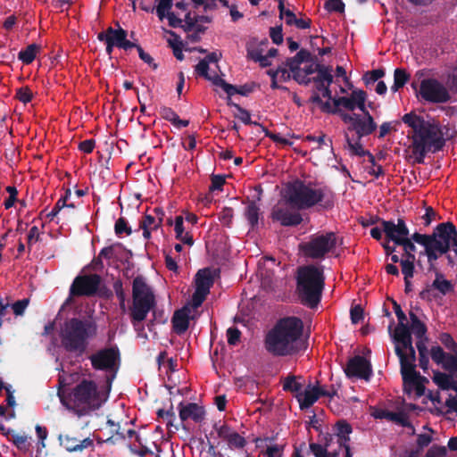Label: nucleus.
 Returning <instances> with one entry per match:
<instances>
[{"label":"nucleus","instance_id":"1","mask_svg":"<svg viewBox=\"0 0 457 457\" xmlns=\"http://www.w3.org/2000/svg\"><path fill=\"white\" fill-rule=\"evenodd\" d=\"M114 374L107 376L104 380H95L91 377L78 381L66 403L63 389L60 388L58 395L63 404L73 409L79 415H85L99 409L108 399Z\"/></svg>","mask_w":457,"mask_h":457},{"label":"nucleus","instance_id":"2","mask_svg":"<svg viewBox=\"0 0 457 457\" xmlns=\"http://www.w3.org/2000/svg\"><path fill=\"white\" fill-rule=\"evenodd\" d=\"M413 242L424 246L425 254L431 266L441 255L448 252L450 245L457 254V231L450 222L439 224L430 236L420 233H414L411 237L408 236L399 245L403 247L406 258L415 260L416 247Z\"/></svg>","mask_w":457,"mask_h":457},{"label":"nucleus","instance_id":"3","mask_svg":"<svg viewBox=\"0 0 457 457\" xmlns=\"http://www.w3.org/2000/svg\"><path fill=\"white\" fill-rule=\"evenodd\" d=\"M403 121L412 129L408 150L413 162H422L427 153H435L445 145L443 133L437 125L425 121L414 113L405 114Z\"/></svg>","mask_w":457,"mask_h":457},{"label":"nucleus","instance_id":"4","mask_svg":"<svg viewBox=\"0 0 457 457\" xmlns=\"http://www.w3.org/2000/svg\"><path fill=\"white\" fill-rule=\"evenodd\" d=\"M303 328V322L298 318L281 319L266 336L267 350L275 355H287L298 352L304 346L302 339Z\"/></svg>","mask_w":457,"mask_h":457},{"label":"nucleus","instance_id":"5","mask_svg":"<svg viewBox=\"0 0 457 457\" xmlns=\"http://www.w3.org/2000/svg\"><path fill=\"white\" fill-rule=\"evenodd\" d=\"M284 198L298 209H307L315 204L328 208L333 204V194L325 187L295 181L287 186Z\"/></svg>","mask_w":457,"mask_h":457},{"label":"nucleus","instance_id":"6","mask_svg":"<svg viewBox=\"0 0 457 457\" xmlns=\"http://www.w3.org/2000/svg\"><path fill=\"white\" fill-rule=\"evenodd\" d=\"M324 287L323 270L320 267L308 265L298 270L297 290L303 303L314 307L320 300Z\"/></svg>","mask_w":457,"mask_h":457},{"label":"nucleus","instance_id":"7","mask_svg":"<svg viewBox=\"0 0 457 457\" xmlns=\"http://www.w3.org/2000/svg\"><path fill=\"white\" fill-rule=\"evenodd\" d=\"M94 333L87 323L77 319L66 321L61 328L60 337L62 346L70 352L81 353L86 348V341Z\"/></svg>","mask_w":457,"mask_h":457},{"label":"nucleus","instance_id":"8","mask_svg":"<svg viewBox=\"0 0 457 457\" xmlns=\"http://www.w3.org/2000/svg\"><path fill=\"white\" fill-rule=\"evenodd\" d=\"M133 306L131 319L135 328L143 321L154 304V295L151 287L142 277L133 280Z\"/></svg>","mask_w":457,"mask_h":457},{"label":"nucleus","instance_id":"9","mask_svg":"<svg viewBox=\"0 0 457 457\" xmlns=\"http://www.w3.org/2000/svg\"><path fill=\"white\" fill-rule=\"evenodd\" d=\"M336 245V235L329 232L312 237L309 242L301 245V249L308 257L320 258L332 252Z\"/></svg>","mask_w":457,"mask_h":457},{"label":"nucleus","instance_id":"10","mask_svg":"<svg viewBox=\"0 0 457 457\" xmlns=\"http://www.w3.org/2000/svg\"><path fill=\"white\" fill-rule=\"evenodd\" d=\"M332 101L340 116L341 112H347L346 111L351 112L350 113H354L355 110L364 112L367 107H372L371 103L367 104V95L361 89H353L350 94L334 97Z\"/></svg>","mask_w":457,"mask_h":457},{"label":"nucleus","instance_id":"11","mask_svg":"<svg viewBox=\"0 0 457 457\" xmlns=\"http://www.w3.org/2000/svg\"><path fill=\"white\" fill-rule=\"evenodd\" d=\"M361 112V114L341 112V119L348 125V129L356 132L359 137L368 136L377 129V124L367 108Z\"/></svg>","mask_w":457,"mask_h":457},{"label":"nucleus","instance_id":"12","mask_svg":"<svg viewBox=\"0 0 457 457\" xmlns=\"http://www.w3.org/2000/svg\"><path fill=\"white\" fill-rule=\"evenodd\" d=\"M400 363L405 392L414 396H421L424 393L423 378L415 370V359H403Z\"/></svg>","mask_w":457,"mask_h":457},{"label":"nucleus","instance_id":"13","mask_svg":"<svg viewBox=\"0 0 457 457\" xmlns=\"http://www.w3.org/2000/svg\"><path fill=\"white\" fill-rule=\"evenodd\" d=\"M392 337L399 360L411 358V361H413L415 351L412 347L410 328L404 323L398 324Z\"/></svg>","mask_w":457,"mask_h":457},{"label":"nucleus","instance_id":"14","mask_svg":"<svg viewBox=\"0 0 457 457\" xmlns=\"http://www.w3.org/2000/svg\"><path fill=\"white\" fill-rule=\"evenodd\" d=\"M246 50L248 58L258 62L262 67L271 65L278 54L276 48H268L266 41L259 42L255 39L248 42Z\"/></svg>","mask_w":457,"mask_h":457},{"label":"nucleus","instance_id":"15","mask_svg":"<svg viewBox=\"0 0 457 457\" xmlns=\"http://www.w3.org/2000/svg\"><path fill=\"white\" fill-rule=\"evenodd\" d=\"M305 56V53L299 52L287 62V66L291 70L293 78L301 84L309 82L308 76L314 72L316 67L313 63L304 61Z\"/></svg>","mask_w":457,"mask_h":457},{"label":"nucleus","instance_id":"16","mask_svg":"<svg viewBox=\"0 0 457 457\" xmlns=\"http://www.w3.org/2000/svg\"><path fill=\"white\" fill-rule=\"evenodd\" d=\"M195 291L192 297V308H198L209 294L212 285V275L209 269L200 270L195 275Z\"/></svg>","mask_w":457,"mask_h":457},{"label":"nucleus","instance_id":"17","mask_svg":"<svg viewBox=\"0 0 457 457\" xmlns=\"http://www.w3.org/2000/svg\"><path fill=\"white\" fill-rule=\"evenodd\" d=\"M127 32L122 29H113L109 28L105 32L100 33L98 38L106 43V52L111 54L113 47L130 49L135 46L133 43L127 40Z\"/></svg>","mask_w":457,"mask_h":457},{"label":"nucleus","instance_id":"18","mask_svg":"<svg viewBox=\"0 0 457 457\" xmlns=\"http://www.w3.org/2000/svg\"><path fill=\"white\" fill-rule=\"evenodd\" d=\"M335 392L327 391L323 386L318 383H306L303 391L297 395V401L300 408L307 409L311 407L320 396L332 397Z\"/></svg>","mask_w":457,"mask_h":457},{"label":"nucleus","instance_id":"19","mask_svg":"<svg viewBox=\"0 0 457 457\" xmlns=\"http://www.w3.org/2000/svg\"><path fill=\"white\" fill-rule=\"evenodd\" d=\"M420 94L422 98L435 103H443L449 99L447 89L436 79L423 80L420 84Z\"/></svg>","mask_w":457,"mask_h":457},{"label":"nucleus","instance_id":"20","mask_svg":"<svg viewBox=\"0 0 457 457\" xmlns=\"http://www.w3.org/2000/svg\"><path fill=\"white\" fill-rule=\"evenodd\" d=\"M90 361L96 370L113 371L117 368L119 353L114 348L103 349L92 354Z\"/></svg>","mask_w":457,"mask_h":457},{"label":"nucleus","instance_id":"21","mask_svg":"<svg viewBox=\"0 0 457 457\" xmlns=\"http://www.w3.org/2000/svg\"><path fill=\"white\" fill-rule=\"evenodd\" d=\"M290 204L287 198L279 201L272 210V219L280 222L283 226L298 225L302 221L301 215L288 207Z\"/></svg>","mask_w":457,"mask_h":457},{"label":"nucleus","instance_id":"22","mask_svg":"<svg viewBox=\"0 0 457 457\" xmlns=\"http://www.w3.org/2000/svg\"><path fill=\"white\" fill-rule=\"evenodd\" d=\"M99 277L97 275H90L77 278L70 290V301L72 295H89L94 294L99 285Z\"/></svg>","mask_w":457,"mask_h":457},{"label":"nucleus","instance_id":"23","mask_svg":"<svg viewBox=\"0 0 457 457\" xmlns=\"http://www.w3.org/2000/svg\"><path fill=\"white\" fill-rule=\"evenodd\" d=\"M215 430L220 438L227 443L230 450H244L246 445L245 438L226 424L215 426Z\"/></svg>","mask_w":457,"mask_h":457},{"label":"nucleus","instance_id":"24","mask_svg":"<svg viewBox=\"0 0 457 457\" xmlns=\"http://www.w3.org/2000/svg\"><path fill=\"white\" fill-rule=\"evenodd\" d=\"M209 63L206 60H202L195 67V71L198 75L204 77L212 82L214 86L221 88L228 96H233L237 93V89L232 85L226 83L221 78H220L215 72H209Z\"/></svg>","mask_w":457,"mask_h":457},{"label":"nucleus","instance_id":"25","mask_svg":"<svg viewBox=\"0 0 457 457\" xmlns=\"http://www.w3.org/2000/svg\"><path fill=\"white\" fill-rule=\"evenodd\" d=\"M348 377H356L368 380L371 375V365L370 361L361 356H355L349 360L345 370Z\"/></svg>","mask_w":457,"mask_h":457},{"label":"nucleus","instance_id":"26","mask_svg":"<svg viewBox=\"0 0 457 457\" xmlns=\"http://www.w3.org/2000/svg\"><path fill=\"white\" fill-rule=\"evenodd\" d=\"M382 226L386 237L398 245L410 235L409 229L403 220H398L397 223L383 221Z\"/></svg>","mask_w":457,"mask_h":457},{"label":"nucleus","instance_id":"27","mask_svg":"<svg viewBox=\"0 0 457 457\" xmlns=\"http://www.w3.org/2000/svg\"><path fill=\"white\" fill-rule=\"evenodd\" d=\"M352 433L351 426L345 421H339L335 428V434L329 436L328 438L332 445L340 450L344 447H349L348 442L350 440V434Z\"/></svg>","mask_w":457,"mask_h":457},{"label":"nucleus","instance_id":"28","mask_svg":"<svg viewBox=\"0 0 457 457\" xmlns=\"http://www.w3.org/2000/svg\"><path fill=\"white\" fill-rule=\"evenodd\" d=\"M179 418L182 421L192 420L195 422H201L204 419L205 411L197 403H179L178 406Z\"/></svg>","mask_w":457,"mask_h":457},{"label":"nucleus","instance_id":"29","mask_svg":"<svg viewBox=\"0 0 457 457\" xmlns=\"http://www.w3.org/2000/svg\"><path fill=\"white\" fill-rule=\"evenodd\" d=\"M156 13L161 21L167 18L171 27H179L182 25V19L175 12L170 11L172 0H157Z\"/></svg>","mask_w":457,"mask_h":457},{"label":"nucleus","instance_id":"30","mask_svg":"<svg viewBox=\"0 0 457 457\" xmlns=\"http://www.w3.org/2000/svg\"><path fill=\"white\" fill-rule=\"evenodd\" d=\"M373 416L377 419H386L387 420L393 421L396 424L407 428L408 433H414L413 427L409 423L406 415L402 412H393L386 410H377L374 411Z\"/></svg>","mask_w":457,"mask_h":457},{"label":"nucleus","instance_id":"31","mask_svg":"<svg viewBox=\"0 0 457 457\" xmlns=\"http://www.w3.org/2000/svg\"><path fill=\"white\" fill-rule=\"evenodd\" d=\"M59 440L61 445H62L69 452L82 451L85 448L89 447L92 445V440L85 438L82 441H78L74 437L69 436H60Z\"/></svg>","mask_w":457,"mask_h":457},{"label":"nucleus","instance_id":"32","mask_svg":"<svg viewBox=\"0 0 457 457\" xmlns=\"http://www.w3.org/2000/svg\"><path fill=\"white\" fill-rule=\"evenodd\" d=\"M332 71L328 68L323 67L319 69L317 75V82L321 87V95L323 97H327L328 99H332L331 92L328 89V87L333 81Z\"/></svg>","mask_w":457,"mask_h":457},{"label":"nucleus","instance_id":"33","mask_svg":"<svg viewBox=\"0 0 457 457\" xmlns=\"http://www.w3.org/2000/svg\"><path fill=\"white\" fill-rule=\"evenodd\" d=\"M190 312V307H185L174 313L172 323L174 330L177 333L181 334L187 329Z\"/></svg>","mask_w":457,"mask_h":457},{"label":"nucleus","instance_id":"34","mask_svg":"<svg viewBox=\"0 0 457 457\" xmlns=\"http://www.w3.org/2000/svg\"><path fill=\"white\" fill-rule=\"evenodd\" d=\"M310 449L315 457H337L339 451L328 438L324 445L311 444Z\"/></svg>","mask_w":457,"mask_h":457},{"label":"nucleus","instance_id":"35","mask_svg":"<svg viewBox=\"0 0 457 457\" xmlns=\"http://www.w3.org/2000/svg\"><path fill=\"white\" fill-rule=\"evenodd\" d=\"M162 224L161 217H154L151 214H146L140 222V228L143 230V236L145 239L151 237V233L156 230Z\"/></svg>","mask_w":457,"mask_h":457},{"label":"nucleus","instance_id":"36","mask_svg":"<svg viewBox=\"0 0 457 457\" xmlns=\"http://www.w3.org/2000/svg\"><path fill=\"white\" fill-rule=\"evenodd\" d=\"M303 141L309 144L312 152L316 150H325L326 152L331 151V145L329 142L325 139V135L323 134L319 136H307Z\"/></svg>","mask_w":457,"mask_h":457},{"label":"nucleus","instance_id":"37","mask_svg":"<svg viewBox=\"0 0 457 457\" xmlns=\"http://www.w3.org/2000/svg\"><path fill=\"white\" fill-rule=\"evenodd\" d=\"M305 385V380L301 377H288L284 381L283 388L292 392L297 399V395L303 391Z\"/></svg>","mask_w":457,"mask_h":457},{"label":"nucleus","instance_id":"38","mask_svg":"<svg viewBox=\"0 0 457 457\" xmlns=\"http://www.w3.org/2000/svg\"><path fill=\"white\" fill-rule=\"evenodd\" d=\"M268 74L271 77V87L272 88H279V82H284L288 80L292 76L291 70L289 71L287 68H278L276 71H268Z\"/></svg>","mask_w":457,"mask_h":457},{"label":"nucleus","instance_id":"39","mask_svg":"<svg viewBox=\"0 0 457 457\" xmlns=\"http://www.w3.org/2000/svg\"><path fill=\"white\" fill-rule=\"evenodd\" d=\"M279 17L286 21L288 25H295L298 29H307L310 26V21L304 19H298L290 10H282Z\"/></svg>","mask_w":457,"mask_h":457},{"label":"nucleus","instance_id":"40","mask_svg":"<svg viewBox=\"0 0 457 457\" xmlns=\"http://www.w3.org/2000/svg\"><path fill=\"white\" fill-rule=\"evenodd\" d=\"M174 230L176 237L182 243L191 246L194 243L192 237L187 232H185L184 220L182 216H177L174 222Z\"/></svg>","mask_w":457,"mask_h":457},{"label":"nucleus","instance_id":"41","mask_svg":"<svg viewBox=\"0 0 457 457\" xmlns=\"http://www.w3.org/2000/svg\"><path fill=\"white\" fill-rule=\"evenodd\" d=\"M176 9L177 12H175V13L182 19V21H184L190 28L196 27L197 18L195 15H192L190 12L187 11L186 4L183 1L176 4Z\"/></svg>","mask_w":457,"mask_h":457},{"label":"nucleus","instance_id":"42","mask_svg":"<svg viewBox=\"0 0 457 457\" xmlns=\"http://www.w3.org/2000/svg\"><path fill=\"white\" fill-rule=\"evenodd\" d=\"M433 379L434 382L442 389H451L455 387V381L447 374L436 372Z\"/></svg>","mask_w":457,"mask_h":457},{"label":"nucleus","instance_id":"43","mask_svg":"<svg viewBox=\"0 0 457 457\" xmlns=\"http://www.w3.org/2000/svg\"><path fill=\"white\" fill-rule=\"evenodd\" d=\"M38 52L39 46L36 44H31L29 46H27L26 49L19 53V59L26 64L31 63L36 58Z\"/></svg>","mask_w":457,"mask_h":457},{"label":"nucleus","instance_id":"44","mask_svg":"<svg viewBox=\"0 0 457 457\" xmlns=\"http://www.w3.org/2000/svg\"><path fill=\"white\" fill-rule=\"evenodd\" d=\"M433 436L434 431L431 428L424 426L422 431L418 434V449L421 451L424 447L428 446L433 441Z\"/></svg>","mask_w":457,"mask_h":457},{"label":"nucleus","instance_id":"45","mask_svg":"<svg viewBox=\"0 0 457 457\" xmlns=\"http://www.w3.org/2000/svg\"><path fill=\"white\" fill-rule=\"evenodd\" d=\"M410 318L411 322L410 331L418 338L422 339L427 330L425 325L413 313L410 314Z\"/></svg>","mask_w":457,"mask_h":457},{"label":"nucleus","instance_id":"46","mask_svg":"<svg viewBox=\"0 0 457 457\" xmlns=\"http://www.w3.org/2000/svg\"><path fill=\"white\" fill-rule=\"evenodd\" d=\"M409 80V75L403 69H396L394 74V85L392 90L396 92L399 88L403 87Z\"/></svg>","mask_w":457,"mask_h":457},{"label":"nucleus","instance_id":"47","mask_svg":"<svg viewBox=\"0 0 457 457\" xmlns=\"http://www.w3.org/2000/svg\"><path fill=\"white\" fill-rule=\"evenodd\" d=\"M415 260L405 258L404 260H402L401 266H402V272L404 275V280L405 283H409V279L412 278L413 276V270H414V262Z\"/></svg>","mask_w":457,"mask_h":457},{"label":"nucleus","instance_id":"48","mask_svg":"<svg viewBox=\"0 0 457 457\" xmlns=\"http://www.w3.org/2000/svg\"><path fill=\"white\" fill-rule=\"evenodd\" d=\"M432 287L437 289L442 294H446L451 289V284L448 280L445 279L441 274H436V279L434 280Z\"/></svg>","mask_w":457,"mask_h":457},{"label":"nucleus","instance_id":"49","mask_svg":"<svg viewBox=\"0 0 457 457\" xmlns=\"http://www.w3.org/2000/svg\"><path fill=\"white\" fill-rule=\"evenodd\" d=\"M259 208L253 203L250 204L245 210V217L252 226L258 222Z\"/></svg>","mask_w":457,"mask_h":457},{"label":"nucleus","instance_id":"50","mask_svg":"<svg viewBox=\"0 0 457 457\" xmlns=\"http://www.w3.org/2000/svg\"><path fill=\"white\" fill-rule=\"evenodd\" d=\"M448 354L442 367L449 371L457 373V349Z\"/></svg>","mask_w":457,"mask_h":457},{"label":"nucleus","instance_id":"51","mask_svg":"<svg viewBox=\"0 0 457 457\" xmlns=\"http://www.w3.org/2000/svg\"><path fill=\"white\" fill-rule=\"evenodd\" d=\"M432 360L437 364L443 365L447 355L441 347L434 346L430 351Z\"/></svg>","mask_w":457,"mask_h":457},{"label":"nucleus","instance_id":"52","mask_svg":"<svg viewBox=\"0 0 457 457\" xmlns=\"http://www.w3.org/2000/svg\"><path fill=\"white\" fill-rule=\"evenodd\" d=\"M158 363L160 368L163 367L165 369L170 370L171 371L175 370L176 367V361H174L172 359H167L165 353H161L158 356Z\"/></svg>","mask_w":457,"mask_h":457},{"label":"nucleus","instance_id":"53","mask_svg":"<svg viewBox=\"0 0 457 457\" xmlns=\"http://www.w3.org/2000/svg\"><path fill=\"white\" fill-rule=\"evenodd\" d=\"M163 32L165 33L164 37L168 44L172 49L181 46V42L177 35L171 31L166 30L165 29H163Z\"/></svg>","mask_w":457,"mask_h":457},{"label":"nucleus","instance_id":"54","mask_svg":"<svg viewBox=\"0 0 457 457\" xmlns=\"http://www.w3.org/2000/svg\"><path fill=\"white\" fill-rule=\"evenodd\" d=\"M283 447L278 445H269L263 452L265 457H282Z\"/></svg>","mask_w":457,"mask_h":457},{"label":"nucleus","instance_id":"55","mask_svg":"<svg viewBox=\"0 0 457 457\" xmlns=\"http://www.w3.org/2000/svg\"><path fill=\"white\" fill-rule=\"evenodd\" d=\"M446 448L445 446L433 445L427 453L426 457H445Z\"/></svg>","mask_w":457,"mask_h":457},{"label":"nucleus","instance_id":"56","mask_svg":"<svg viewBox=\"0 0 457 457\" xmlns=\"http://www.w3.org/2000/svg\"><path fill=\"white\" fill-rule=\"evenodd\" d=\"M32 95V91L29 87H21L17 91L18 99L24 104L31 100Z\"/></svg>","mask_w":457,"mask_h":457},{"label":"nucleus","instance_id":"57","mask_svg":"<svg viewBox=\"0 0 457 457\" xmlns=\"http://www.w3.org/2000/svg\"><path fill=\"white\" fill-rule=\"evenodd\" d=\"M363 319V310L356 305L351 309V320L353 324L359 323Z\"/></svg>","mask_w":457,"mask_h":457},{"label":"nucleus","instance_id":"58","mask_svg":"<svg viewBox=\"0 0 457 457\" xmlns=\"http://www.w3.org/2000/svg\"><path fill=\"white\" fill-rule=\"evenodd\" d=\"M6 191L9 194V197L4 201V206L6 209H9L13 206L16 201L17 190L13 187H7Z\"/></svg>","mask_w":457,"mask_h":457},{"label":"nucleus","instance_id":"59","mask_svg":"<svg viewBox=\"0 0 457 457\" xmlns=\"http://www.w3.org/2000/svg\"><path fill=\"white\" fill-rule=\"evenodd\" d=\"M227 336L228 344L235 345L239 341L240 331L235 328H229L227 330Z\"/></svg>","mask_w":457,"mask_h":457},{"label":"nucleus","instance_id":"60","mask_svg":"<svg viewBox=\"0 0 457 457\" xmlns=\"http://www.w3.org/2000/svg\"><path fill=\"white\" fill-rule=\"evenodd\" d=\"M29 304V300L28 299H23V300H21V301H18L16 303H14L12 306V310H13V312L16 314V315H21L23 314L25 309L27 308Z\"/></svg>","mask_w":457,"mask_h":457},{"label":"nucleus","instance_id":"61","mask_svg":"<svg viewBox=\"0 0 457 457\" xmlns=\"http://www.w3.org/2000/svg\"><path fill=\"white\" fill-rule=\"evenodd\" d=\"M161 115L162 118L169 121H171L172 123L173 121H176L178 116L177 113L169 107H162L161 109Z\"/></svg>","mask_w":457,"mask_h":457},{"label":"nucleus","instance_id":"62","mask_svg":"<svg viewBox=\"0 0 457 457\" xmlns=\"http://www.w3.org/2000/svg\"><path fill=\"white\" fill-rule=\"evenodd\" d=\"M270 37L272 41L278 45L283 41L282 29L280 27H275L270 29Z\"/></svg>","mask_w":457,"mask_h":457},{"label":"nucleus","instance_id":"63","mask_svg":"<svg viewBox=\"0 0 457 457\" xmlns=\"http://www.w3.org/2000/svg\"><path fill=\"white\" fill-rule=\"evenodd\" d=\"M39 239V229L37 227L33 226L30 228L28 233V243L32 245L37 243Z\"/></svg>","mask_w":457,"mask_h":457},{"label":"nucleus","instance_id":"64","mask_svg":"<svg viewBox=\"0 0 457 457\" xmlns=\"http://www.w3.org/2000/svg\"><path fill=\"white\" fill-rule=\"evenodd\" d=\"M436 212L431 207H428L422 216L424 225L428 226L436 219Z\"/></svg>","mask_w":457,"mask_h":457}]
</instances>
